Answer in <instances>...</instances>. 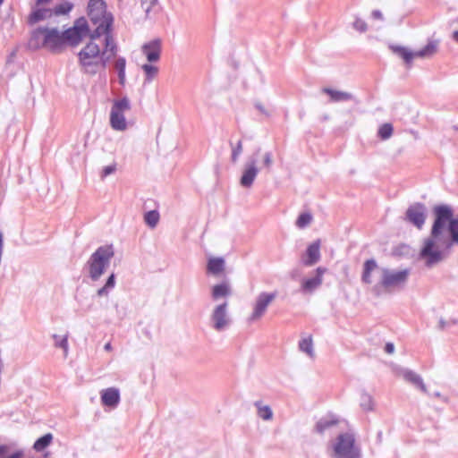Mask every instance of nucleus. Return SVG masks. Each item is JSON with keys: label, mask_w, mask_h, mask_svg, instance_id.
Instances as JSON below:
<instances>
[{"label": "nucleus", "mask_w": 458, "mask_h": 458, "mask_svg": "<svg viewBox=\"0 0 458 458\" xmlns=\"http://www.w3.org/2000/svg\"><path fill=\"white\" fill-rule=\"evenodd\" d=\"M435 219L430 236L424 242L420 257L428 267L441 262L454 246L458 245V217H454V210L446 204L433 208Z\"/></svg>", "instance_id": "obj_1"}, {"label": "nucleus", "mask_w": 458, "mask_h": 458, "mask_svg": "<svg viewBox=\"0 0 458 458\" xmlns=\"http://www.w3.org/2000/svg\"><path fill=\"white\" fill-rule=\"evenodd\" d=\"M92 38L78 53L79 64L81 71L88 75H96L99 71L106 70L109 61L114 57L118 52V46L114 40V35L104 36V48Z\"/></svg>", "instance_id": "obj_2"}, {"label": "nucleus", "mask_w": 458, "mask_h": 458, "mask_svg": "<svg viewBox=\"0 0 458 458\" xmlns=\"http://www.w3.org/2000/svg\"><path fill=\"white\" fill-rule=\"evenodd\" d=\"M378 270L380 273L379 281L372 286V293L376 296H380L383 293H394L405 288L411 269H393L388 267H379L374 259H367L363 264L361 273V282L365 284H372V272Z\"/></svg>", "instance_id": "obj_3"}, {"label": "nucleus", "mask_w": 458, "mask_h": 458, "mask_svg": "<svg viewBox=\"0 0 458 458\" xmlns=\"http://www.w3.org/2000/svg\"><path fill=\"white\" fill-rule=\"evenodd\" d=\"M87 10L90 21L96 26L91 32L93 39H100L102 36L113 35L114 16L106 10V3L104 0H89Z\"/></svg>", "instance_id": "obj_4"}, {"label": "nucleus", "mask_w": 458, "mask_h": 458, "mask_svg": "<svg viewBox=\"0 0 458 458\" xmlns=\"http://www.w3.org/2000/svg\"><path fill=\"white\" fill-rule=\"evenodd\" d=\"M114 256L113 245L99 246L86 262L89 277L92 281H98L106 272Z\"/></svg>", "instance_id": "obj_5"}, {"label": "nucleus", "mask_w": 458, "mask_h": 458, "mask_svg": "<svg viewBox=\"0 0 458 458\" xmlns=\"http://www.w3.org/2000/svg\"><path fill=\"white\" fill-rule=\"evenodd\" d=\"M332 446L334 458H361V450L356 444L353 433L344 432L339 434Z\"/></svg>", "instance_id": "obj_6"}, {"label": "nucleus", "mask_w": 458, "mask_h": 458, "mask_svg": "<svg viewBox=\"0 0 458 458\" xmlns=\"http://www.w3.org/2000/svg\"><path fill=\"white\" fill-rule=\"evenodd\" d=\"M30 38H42L43 47L52 52H59L65 46L63 33L57 29L38 28L32 32Z\"/></svg>", "instance_id": "obj_7"}, {"label": "nucleus", "mask_w": 458, "mask_h": 458, "mask_svg": "<svg viewBox=\"0 0 458 458\" xmlns=\"http://www.w3.org/2000/svg\"><path fill=\"white\" fill-rule=\"evenodd\" d=\"M276 297L277 292L276 291L271 293H259L252 304V312L248 320L250 322H254L260 319L267 312L268 306L276 300Z\"/></svg>", "instance_id": "obj_8"}, {"label": "nucleus", "mask_w": 458, "mask_h": 458, "mask_svg": "<svg viewBox=\"0 0 458 458\" xmlns=\"http://www.w3.org/2000/svg\"><path fill=\"white\" fill-rule=\"evenodd\" d=\"M259 152L260 148H258L244 164L242 174L240 179V184L243 188H250L259 174V168L257 167V157Z\"/></svg>", "instance_id": "obj_9"}, {"label": "nucleus", "mask_w": 458, "mask_h": 458, "mask_svg": "<svg viewBox=\"0 0 458 458\" xmlns=\"http://www.w3.org/2000/svg\"><path fill=\"white\" fill-rule=\"evenodd\" d=\"M210 321L212 327L217 332L224 331L230 326L231 318L228 314L227 301H224L215 307L210 315Z\"/></svg>", "instance_id": "obj_10"}, {"label": "nucleus", "mask_w": 458, "mask_h": 458, "mask_svg": "<svg viewBox=\"0 0 458 458\" xmlns=\"http://www.w3.org/2000/svg\"><path fill=\"white\" fill-rule=\"evenodd\" d=\"M426 217V206L423 203L415 202L407 208L404 219L418 229H421L425 224Z\"/></svg>", "instance_id": "obj_11"}, {"label": "nucleus", "mask_w": 458, "mask_h": 458, "mask_svg": "<svg viewBox=\"0 0 458 458\" xmlns=\"http://www.w3.org/2000/svg\"><path fill=\"white\" fill-rule=\"evenodd\" d=\"M89 32V26L85 21L81 24L69 28L62 32L65 45L69 43L72 46L79 44L84 36Z\"/></svg>", "instance_id": "obj_12"}, {"label": "nucleus", "mask_w": 458, "mask_h": 458, "mask_svg": "<svg viewBox=\"0 0 458 458\" xmlns=\"http://www.w3.org/2000/svg\"><path fill=\"white\" fill-rule=\"evenodd\" d=\"M161 50V40L159 38L147 42L141 47V52L149 63L159 61Z\"/></svg>", "instance_id": "obj_13"}, {"label": "nucleus", "mask_w": 458, "mask_h": 458, "mask_svg": "<svg viewBox=\"0 0 458 458\" xmlns=\"http://www.w3.org/2000/svg\"><path fill=\"white\" fill-rule=\"evenodd\" d=\"M327 269L325 267H318L316 269V276L311 278L304 279L301 283V291L303 293H312L314 290L318 288L323 282V276Z\"/></svg>", "instance_id": "obj_14"}, {"label": "nucleus", "mask_w": 458, "mask_h": 458, "mask_svg": "<svg viewBox=\"0 0 458 458\" xmlns=\"http://www.w3.org/2000/svg\"><path fill=\"white\" fill-rule=\"evenodd\" d=\"M320 259V242L316 241L310 244L306 250L305 255L302 257L301 261L307 267L313 266Z\"/></svg>", "instance_id": "obj_15"}, {"label": "nucleus", "mask_w": 458, "mask_h": 458, "mask_svg": "<svg viewBox=\"0 0 458 458\" xmlns=\"http://www.w3.org/2000/svg\"><path fill=\"white\" fill-rule=\"evenodd\" d=\"M101 402L103 405L116 407L120 403V392L115 387H109L101 392Z\"/></svg>", "instance_id": "obj_16"}, {"label": "nucleus", "mask_w": 458, "mask_h": 458, "mask_svg": "<svg viewBox=\"0 0 458 458\" xmlns=\"http://www.w3.org/2000/svg\"><path fill=\"white\" fill-rule=\"evenodd\" d=\"M400 374L405 381L420 388L423 393H428L423 379L419 374L409 369H402Z\"/></svg>", "instance_id": "obj_17"}, {"label": "nucleus", "mask_w": 458, "mask_h": 458, "mask_svg": "<svg viewBox=\"0 0 458 458\" xmlns=\"http://www.w3.org/2000/svg\"><path fill=\"white\" fill-rule=\"evenodd\" d=\"M322 92L330 97L331 102L337 103L353 100L354 102L358 103L356 98L349 92L340 91L330 88H323Z\"/></svg>", "instance_id": "obj_18"}, {"label": "nucleus", "mask_w": 458, "mask_h": 458, "mask_svg": "<svg viewBox=\"0 0 458 458\" xmlns=\"http://www.w3.org/2000/svg\"><path fill=\"white\" fill-rule=\"evenodd\" d=\"M110 125L115 131H124L127 128V123L124 116V112H110Z\"/></svg>", "instance_id": "obj_19"}, {"label": "nucleus", "mask_w": 458, "mask_h": 458, "mask_svg": "<svg viewBox=\"0 0 458 458\" xmlns=\"http://www.w3.org/2000/svg\"><path fill=\"white\" fill-rule=\"evenodd\" d=\"M52 16V8H44L36 5V8L30 12V23L44 21L46 19L51 18Z\"/></svg>", "instance_id": "obj_20"}, {"label": "nucleus", "mask_w": 458, "mask_h": 458, "mask_svg": "<svg viewBox=\"0 0 458 458\" xmlns=\"http://www.w3.org/2000/svg\"><path fill=\"white\" fill-rule=\"evenodd\" d=\"M338 422L339 420L333 415L321 418L316 424V431L319 434H323L326 430L337 425Z\"/></svg>", "instance_id": "obj_21"}, {"label": "nucleus", "mask_w": 458, "mask_h": 458, "mask_svg": "<svg viewBox=\"0 0 458 458\" xmlns=\"http://www.w3.org/2000/svg\"><path fill=\"white\" fill-rule=\"evenodd\" d=\"M439 42L436 39L428 40V44L419 51L415 52L416 57H430L437 53Z\"/></svg>", "instance_id": "obj_22"}, {"label": "nucleus", "mask_w": 458, "mask_h": 458, "mask_svg": "<svg viewBox=\"0 0 458 458\" xmlns=\"http://www.w3.org/2000/svg\"><path fill=\"white\" fill-rule=\"evenodd\" d=\"M390 48L394 54L402 57L405 64L409 66L411 64L413 58L416 57L415 52H411L404 47L391 46Z\"/></svg>", "instance_id": "obj_23"}, {"label": "nucleus", "mask_w": 458, "mask_h": 458, "mask_svg": "<svg viewBox=\"0 0 458 458\" xmlns=\"http://www.w3.org/2000/svg\"><path fill=\"white\" fill-rule=\"evenodd\" d=\"M116 284V276L112 273L106 279L105 284L97 291L98 297H107L109 293L114 289Z\"/></svg>", "instance_id": "obj_24"}, {"label": "nucleus", "mask_w": 458, "mask_h": 458, "mask_svg": "<svg viewBox=\"0 0 458 458\" xmlns=\"http://www.w3.org/2000/svg\"><path fill=\"white\" fill-rule=\"evenodd\" d=\"M212 299L214 301H217L223 297H228L231 295V289L227 283L223 282L221 284H216L212 288Z\"/></svg>", "instance_id": "obj_25"}, {"label": "nucleus", "mask_w": 458, "mask_h": 458, "mask_svg": "<svg viewBox=\"0 0 458 458\" xmlns=\"http://www.w3.org/2000/svg\"><path fill=\"white\" fill-rule=\"evenodd\" d=\"M207 269L210 274L219 275L225 269V259L223 258H211L208 261Z\"/></svg>", "instance_id": "obj_26"}, {"label": "nucleus", "mask_w": 458, "mask_h": 458, "mask_svg": "<svg viewBox=\"0 0 458 458\" xmlns=\"http://www.w3.org/2000/svg\"><path fill=\"white\" fill-rule=\"evenodd\" d=\"M125 68L126 59L123 56L118 57L114 63V69L118 73L119 83L122 86H124L126 82Z\"/></svg>", "instance_id": "obj_27"}, {"label": "nucleus", "mask_w": 458, "mask_h": 458, "mask_svg": "<svg viewBox=\"0 0 458 458\" xmlns=\"http://www.w3.org/2000/svg\"><path fill=\"white\" fill-rule=\"evenodd\" d=\"M53 438L54 437L51 433L45 434L44 436L40 437L35 441L33 445V449L38 453L44 452L45 449L50 445V444L53 441Z\"/></svg>", "instance_id": "obj_28"}, {"label": "nucleus", "mask_w": 458, "mask_h": 458, "mask_svg": "<svg viewBox=\"0 0 458 458\" xmlns=\"http://www.w3.org/2000/svg\"><path fill=\"white\" fill-rule=\"evenodd\" d=\"M257 408V413L259 418L264 420H269L273 417V411L268 405H264L261 401H256L254 403Z\"/></svg>", "instance_id": "obj_29"}, {"label": "nucleus", "mask_w": 458, "mask_h": 458, "mask_svg": "<svg viewBox=\"0 0 458 458\" xmlns=\"http://www.w3.org/2000/svg\"><path fill=\"white\" fill-rule=\"evenodd\" d=\"M73 8V4L71 2L64 1L55 5L52 8L53 16H60L68 14Z\"/></svg>", "instance_id": "obj_30"}, {"label": "nucleus", "mask_w": 458, "mask_h": 458, "mask_svg": "<svg viewBox=\"0 0 458 458\" xmlns=\"http://www.w3.org/2000/svg\"><path fill=\"white\" fill-rule=\"evenodd\" d=\"M131 110V102L127 97L114 100L111 111L127 112Z\"/></svg>", "instance_id": "obj_31"}, {"label": "nucleus", "mask_w": 458, "mask_h": 458, "mask_svg": "<svg viewBox=\"0 0 458 458\" xmlns=\"http://www.w3.org/2000/svg\"><path fill=\"white\" fill-rule=\"evenodd\" d=\"M299 349H300V351L307 353L310 357H311V358L314 357L312 337L310 335L306 338L301 339L299 342Z\"/></svg>", "instance_id": "obj_32"}, {"label": "nucleus", "mask_w": 458, "mask_h": 458, "mask_svg": "<svg viewBox=\"0 0 458 458\" xmlns=\"http://www.w3.org/2000/svg\"><path fill=\"white\" fill-rule=\"evenodd\" d=\"M141 69L143 70L145 73V83H149L152 81V80L155 78V76L158 72V68L155 65H152L150 64H145L141 66Z\"/></svg>", "instance_id": "obj_33"}, {"label": "nucleus", "mask_w": 458, "mask_h": 458, "mask_svg": "<svg viewBox=\"0 0 458 458\" xmlns=\"http://www.w3.org/2000/svg\"><path fill=\"white\" fill-rule=\"evenodd\" d=\"M159 218L160 216L158 211L157 210L148 211L144 215V221L150 228H155L157 226Z\"/></svg>", "instance_id": "obj_34"}, {"label": "nucleus", "mask_w": 458, "mask_h": 458, "mask_svg": "<svg viewBox=\"0 0 458 458\" xmlns=\"http://www.w3.org/2000/svg\"><path fill=\"white\" fill-rule=\"evenodd\" d=\"M54 345L64 350V357L68 353V335H53Z\"/></svg>", "instance_id": "obj_35"}, {"label": "nucleus", "mask_w": 458, "mask_h": 458, "mask_svg": "<svg viewBox=\"0 0 458 458\" xmlns=\"http://www.w3.org/2000/svg\"><path fill=\"white\" fill-rule=\"evenodd\" d=\"M312 215L310 212H303L298 216L295 222V225L300 229H304L310 225V224L312 222Z\"/></svg>", "instance_id": "obj_36"}, {"label": "nucleus", "mask_w": 458, "mask_h": 458, "mask_svg": "<svg viewBox=\"0 0 458 458\" xmlns=\"http://www.w3.org/2000/svg\"><path fill=\"white\" fill-rule=\"evenodd\" d=\"M360 405L365 411H370L373 410L374 403L370 394L362 393L360 394Z\"/></svg>", "instance_id": "obj_37"}, {"label": "nucleus", "mask_w": 458, "mask_h": 458, "mask_svg": "<svg viewBox=\"0 0 458 458\" xmlns=\"http://www.w3.org/2000/svg\"><path fill=\"white\" fill-rule=\"evenodd\" d=\"M157 4L158 0H140V5L147 17L150 15V13L157 6Z\"/></svg>", "instance_id": "obj_38"}, {"label": "nucleus", "mask_w": 458, "mask_h": 458, "mask_svg": "<svg viewBox=\"0 0 458 458\" xmlns=\"http://www.w3.org/2000/svg\"><path fill=\"white\" fill-rule=\"evenodd\" d=\"M393 126L391 123H384L383 125H381L379 127V130H378V136L380 137V139L382 140H387L391 137L392 133H393Z\"/></svg>", "instance_id": "obj_39"}, {"label": "nucleus", "mask_w": 458, "mask_h": 458, "mask_svg": "<svg viewBox=\"0 0 458 458\" xmlns=\"http://www.w3.org/2000/svg\"><path fill=\"white\" fill-rule=\"evenodd\" d=\"M23 454L21 452L9 453L7 445H0V458H22Z\"/></svg>", "instance_id": "obj_40"}, {"label": "nucleus", "mask_w": 458, "mask_h": 458, "mask_svg": "<svg viewBox=\"0 0 458 458\" xmlns=\"http://www.w3.org/2000/svg\"><path fill=\"white\" fill-rule=\"evenodd\" d=\"M242 153V142L239 140L237 144L232 148L231 160L233 163H236L239 159V157Z\"/></svg>", "instance_id": "obj_41"}, {"label": "nucleus", "mask_w": 458, "mask_h": 458, "mask_svg": "<svg viewBox=\"0 0 458 458\" xmlns=\"http://www.w3.org/2000/svg\"><path fill=\"white\" fill-rule=\"evenodd\" d=\"M352 26L359 32H365L368 30V25L366 21L360 18L355 19Z\"/></svg>", "instance_id": "obj_42"}, {"label": "nucleus", "mask_w": 458, "mask_h": 458, "mask_svg": "<svg viewBox=\"0 0 458 458\" xmlns=\"http://www.w3.org/2000/svg\"><path fill=\"white\" fill-rule=\"evenodd\" d=\"M273 164V156L271 152H266L263 157V165L269 169Z\"/></svg>", "instance_id": "obj_43"}, {"label": "nucleus", "mask_w": 458, "mask_h": 458, "mask_svg": "<svg viewBox=\"0 0 458 458\" xmlns=\"http://www.w3.org/2000/svg\"><path fill=\"white\" fill-rule=\"evenodd\" d=\"M116 170V165L115 164L114 165H107V166H105L102 170V174H101V176L102 177H106L110 174H112L113 173H114Z\"/></svg>", "instance_id": "obj_44"}, {"label": "nucleus", "mask_w": 458, "mask_h": 458, "mask_svg": "<svg viewBox=\"0 0 458 458\" xmlns=\"http://www.w3.org/2000/svg\"><path fill=\"white\" fill-rule=\"evenodd\" d=\"M254 106L257 110H259L262 114L266 115V116H269V113L267 112V110L265 108V106L259 101L255 102L254 103Z\"/></svg>", "instance_id": "obj_45"}, {"label": "nucleus", "mask_w": 458, "mask_h": 458, "mask_svg": "<svg viewBox=\"0 0 458 458\" xmlns=\"http://www.w3.org/2000/svg\"><path fill=\"white\" fill-rule=\"evenodd\" d=\"M385 352L392 354L394 352V345L393 343H386L385 346Z\"/></svg>", "instance_id": "obj_46"}, {"label": "nucleus", "mask_w": 458, "mask_h": 458, "mask_svg": "<svg viewBox=\"0 0 458 458\" xmlns=\"http://www.w3.org/2000/svg\"><path fill=\"white\" fill-rule=\"evenodd\" d=\"M371 15H372V18L377 19V20H382L383 19V14H382V13L379 10H374L372 12Z\"/></svg>", "instance_id": "obj_47"}, {"label": "nucleus", "mask_w": 458, "mask_h": 458, "mask_svg": "<svg viewBox=\"0 0 458 458\" xmlns=\"http://www.w3.org/2000/svg\"><path fill=\"white\" fill-rule=\"evenodd\" d=\"M449 324H450L449 322L445 321V319H443V318H440V320H439V322H438V328H439L440 330H444V329H445V327H446L447 326H449Z\"/></svg>", "instance_id": "obj_48"}, {"label": "nucleus", "mask_w": 458, "mask_h": 458, "mask_svg": "<svg viewBox=\"0 0 458 458\" xmlns=\"http://www.w3.org/2000/svg\"><path fill=\"white\" fill-rule=\"evenodd\" d=\"M53 0H36V5L37 6H41L43 4H49L51 3Z\"/></svg>", "instance_id": "obj_49"}, {"label": "nucleus", "mask_w": 458, "mask_h": 458, "mask_svg": "<svg viewBox=\"0 0 458 458\" xmlns=\"http://www.w3.org/2000/svg\"><path fill=\"white\" fill-rule=\"evenodd\" d=\"M452 38L454 41L458 43V30L453 32Z\"/></svg>", "instance_id": "obj_50"}, {"label": "nucleus", "mask_w": 458, "mask_h": 458, "mask_svg": "<svg viewBox=\"0 0 458 458\" xmlns=\"http://www.w3.org/2000/svg\"><path fill=\"white\" fill-rule=\"evenodd\" d=\"M104 349L107 352L111 351L112 350V345H111V343H106L104 346Z\"/></svg>", "instance_id": "obj_51"}, {"label": "nucleus", "mask_w": 458, "mask_h": 458, "mask_svg": "<svg viewBox=\"0 0 458 458\" xmlns=\"http://www.w3.org/2000/svg\"><path fill=\"white\" fill-rule=\"evenodd\" d=\"M433 395H434L435 397H437V398L442 397V395H441V394H440L439 392H435V393L433 394Z\"/></svg>", "instance_id": "obj_52"}, {"label": "nucleus", "mask_w": 458, "mask_h": 458, "mask_svg": "<svg viewBox=\"0 0 458 458\" xmlns=\"http://www.w3.org/2000/svg\"><path fill=\"white\" fill-rule=\"evenodd\" d=\"M50 456V454L48 452L44 453L43 457L48 458Z\"/></svg>", "instance_id": "obj_53"}, {"label": "nucleus", "mask_w": 458, "mask_h": 458, "mask_svg": "<svg viewBox=\"0 0 458 458\" xmlns=\"http://www.w3.org/2000/svg\"><path fill=\"white\" fill-rule=\"evenodd\" d=\"M453 129H454V131H458V125H454V126H453Z\"/></svg>", "instance_id": "obj_54"}]
</instances>
